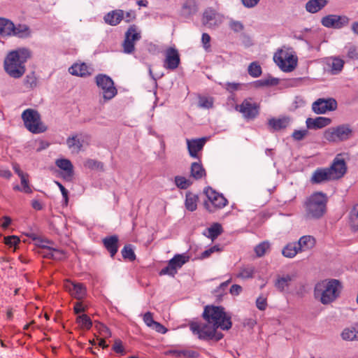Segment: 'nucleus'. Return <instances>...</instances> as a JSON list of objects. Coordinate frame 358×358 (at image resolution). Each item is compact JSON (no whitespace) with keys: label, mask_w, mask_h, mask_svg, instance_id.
Segmentation results:
<instances>
[{"label":"nucleus","mask_w":358,"mask_h":358,"mask_svg":"<svg viewBox=\"0 0 358 358\" xmlns=\"http://www.w3.org/2000/svg\"><path fill=\"white\" fill-rule=\"evenodd\" d=\"M202 316L205 322L189 323L190 330L200 340L218 341L224 335L221 332H217V329L229 330L231 328V315L227 313L222 306H206Z\"/></svg>","instance_id":"1"},{"label":"nucleus","mask_w":358,"mask_h":358,"mask_svg":"<svg viewBox=\"0 0 358 358\" xmlns=\"http://www.w3.org/2000/svg\"><path fill=\"white\" fill-rule=\"evenodd\" d=\"M31 57V52L25 48L10 51L3 62L6 73L11 78H21L26 71L25 63Z\"/></svg>","instance_id":"2"},{"label":"nucleus","mask_w":358,"mask_h":358,"mask_svg":"<svg viewBox=\"0 0 358 358\" xmlns=\"http://www.w3.org/2000/svg\"><path fill=\"white\" fill-rule=\"evenodd\" d=\"M327 195L322 192H315L303 202V216L308 220H317L327 211Z\"/></svg>","instance_id":"3"},{"label":"nucleus","mask_w":358,"mask_h":358,"mask_svg":"<svg viewBox=\"0 0 358 358\" xmlns=\"http://www.w3.org/2000/svg\"><path fill=\"white\" fill-rule=\"evenodd\" d=\"M341 289V284L338 280H322L315 285L314 296L315 299H320L322 304L327 305L340 296Z\"/></svg>","instance_id":"4"},{"label":"nucleus","mask_w":358,"mask_h":358,"mask_svg":"<svg viewBox=\"0 0 358 358\" xmlns=\"http://www.w3.org/2000/svg\"><path fill=\"white\" fill-rule=\"evenodd\" d=\"M25 127L33 134H40L46 131V127L41 121L40 114L34 109H26L22 114Z\"/></svg>","instance_id":"5"},{"label":"nucleus","mask_w":358,"mask_h":358,"mask_svg":"<svg viewBox=\"0 0 358 358\" xmlns=\"http://www.w3.org/2000/svg\"><path fill=\"white\" fill-rule=\"evenodd\" d=\"M141 30L138 26L132 24L129 26L124 33V38L122 46L123 52L126 54H131L135 50V44L141 39Z\"/></svg>","instance_id":"6"},{"label":"nucleus","mask_w":358,"mask_h":358,"mask_svg":"<svg viewBox=\"0 0 358 358\" xmlns=\"http://www.w3.org/2000/svg\"><path fill=\"white\" fill-rule=\"evenodd\" d=\"M352 130L348 124H341L327 129L324 133V138L329 142L336 143L349 139Z\"/></svg>","instance_id":"7"},{"label":"nucleus","mask_w":358,"mask_h":358,"mask_svg":"<svg viewBox=\"0 0 358 358\" xmlns=\"http://www.w3.org/2000/svg\"><path fill=\"white\" fill-rule=\"evenodd\" d=\"M274 61L285 72L292 71L297 65V57L288 50H279L274 55Z\"/></svg>","instance_id":"8"},{"label":"nucleus","mask_w":358,"mask_h":358,"mask_svg":"<svg viewBox=\"0 0 358 358\" xmlns=\"http://www.w3.org/2000/svg\"><path fill=\"white\" fill-rule=\"evenodd\" d=\"M98 87L101 90L103 98L105 101L112 99L117 93L114 86L113 80L108 76L99 74L95 78Z\"/></svg>","instance_id":"9"},{"label":"nucleus","mask_w":358,"mask_h":358,"mask_svg":"<svg viewBox=\"0 0 358 358\" xmlns=\"http://www.w3.org/2000/svg\"><path fill=\"white\" fill-rule=\"evenodd\" d=\"M204 193L208 201L204 203L206 208L209 212H213L215 209L222 208L227 204V200L222 194L215 192L213 188L208 187L205 189Z\"/></svg>","instance_id":"10"},{"label":"nucleus","mask_w":358,"mask_h":358,"mask_svg":"<svg viewBox=\"0 0 358 358\" xmlns=\"http://www.w3.org/2000/svg\"><path fill=\"white\" fill-rule=\"evenodd\" d=\"M259 105L252 98H248L244 99L241 104L236 105L235 109L242 114L244 119L250 120L259 115Z\"/></svg>","instance_id":"11"},{"label":"nucleus","mask_w":358,"mask_h":358,"mask_svg":"<svg viewBox=\"0 0 358 358\" xmlns=\"http://www.w3.org/2000/svg\"><path fill=\"white\" fill-rule=\"evenodd\" d=\"M189 259V256L185 254H178L169 261L167 266L162 268L159 272L160 275H169L174 276L178 269L180 268Z\"/></svg>","instance_id":"12"},{"label":"nucleus","mask_w":358,"mask_h":358,"mask_svg":"<svg viewBox=\"0 0 358 358\" xmlns=\"http://www.w3.org/2000/svg\"><path fill=\"white\" fill-rule=\"evenodd\" d=\"M223 21V16L212 8H206L202 16V23L210 29L220 26Z\"/></svg>","instance_id":"13"},{"label":"nucleus","mask_w":358,"mask_h":358,"mask_svg":"<svg viewBox=\"0 0 358 358\" xmlns=\"http://www.w3.org/2000/svg\"><path fill=\"white\" fill-rule=\"evenodd\" d=\"M337 102L334 99H318L312 104V110L316 114H324L327 111L335 110Z\"/></svg>","instance_id":"14"},{"label":"nucleus","mask_w":358,"mask_h":358,"mask_svg":"<svg viewBox=\"0 0 358 358\" xmlns=\"http://www.w3.org/2000/svg\"><path fill=\"white\" fill-rule=\"evenodd\" d=\"M321 23L325 27L341 29L349 23V18L345 15H329L322 17Z\"/></svg>","instance_id":"15"},{"label":"nucleus","mask_w":358,"mask_h":358,"mask_svg":"<svg viewBox=\"0 0 358 358\" xmlns=\"http://www.w3.org/2000/svg\"><path fill=\"white\" fill-rule=\"evenodd\" d=\"M328 169L330 171L333 180L342 178L347 171L345 162L344 159L341 157V155L335 157L331 166Z\"/></svg>","instance_id":"16"},{"label":"nucleus","mask_w":358,"mask_h":358,"mask_svg":"<svg viewBox=\"0 0 358 358\" xmlns=\"http://www.w3.org/2000/svg\"><path fill=\"white\" fill-rule=\"evenodd\" d=\"M164 67L169 70H175L180 64V59L178 50L174 48H169L165 54Z\"/></svg>","instance_id":"17"},{"label":"nucleus","mask_w":358,"mask_h":358,"mask_svg":"<svg viewBox=\"0 0 358 358\" xmlns=\"http://www.w3.org/2000/svg\"><path fill=\"white\" fill-rule=\"evenodd\" d=\"M334 180L328 168H318L312 174L310 182L313 184H320Z\"/></svg>","instance_id":"18"},{"label":"nucleus","mask_w":358,"mask_h":358,"mask_svg":"<svg viewBox=\"0 0 358 358\" xmlns=\"http://www.w3.org/2000/svg\"><path fill=\"white\" fill-rule=\"evenodd\" d=\"M65 287L71 295L77 299H82L86 295V288L82 283L67 281Z\"/></svg>","instance_id":"19"},{"label":"nucleus","mask_w":358,"mask_h":358,"mask_svg":"<svg viewBox=\"0 0 358 358\" xmlns=\"http://www.w3.org/2000/svg\"><path fill=\"white\" fill-rule=\"evenodd\" d=\"M205 138L187 139V148L189 155L193 158H199L198 152L201 151L205 144Z\"/></svg>","instance_id":"20"},{"label":"nucleus","mask_w":358,"mask_h":358,"mask_svg":"<svg viewBox=\"0 0 358 358\" xmlns=\"http://www.w3.org/2000/svg\"><path fill=\"white\" fill-rule=\"evenodd\" d=\"M55 164L65 171L63 178L66 180H70L73 175V166L71 162L67 159H59L56 160Z\"/></svg>","instance_id":"21"},{"label":"nucleus","mask_w":358,"mask_h":358,"mask_svg":"<svg viewBox=\"0 0 358 358\" xmlns=\"http://www.w3.org/2000/svg\"><path fill=\"white\" fill-rule=\"evenodd\" d=\"M69 71L73 76L86 77L92 74V69L85 63H82L74 64L69 68Z\"/></svg>","instance_id":"22"},{"label":"nucleus","mask_w":358,"mask_h":358,"mask_svg":"<svg viewBox=\"0 0 358 358\" xmlns=\"http://www.w3.org/2000/svg\"><path fill=\"white\" fill-rule=\"evenodd\" d=\"M331 122V120L325 117H317L315 118H307L306 123L308 129H321L328 126Z\"/></svg>","instance_id":"23"},{"label":"nucleus","mask_w":358,"mask_h":358,"mask_svg":"<svg viewBox=\"0 0 358 358\" xmlns=\"http://www.w3.org/2000/svg\"><path fill=\"white\" fill-rule=\"evenodd\" d=\"M124 10L117 9L108 13L104 16V20L107 24L111 26H115L124 19Z\"/></svg>","instance_id":"24"},{"label":"nucleus","mask_w":358,"mask_h":358,"mask_svg":"<svg viewBox=\"0 0 358 358\" xmlns=\"http://www.w3.org/2000/svg\"><path fill=\"white\" fill-rule=\"evenodd\" d=\"M198 11V5L195 0L185 1L181 8V15L185 17H189Z\"/></svg>","instance_id":"25"},{"label":"nucleus","mask_w":358,"mask_h":358,"mask_svg":"<svg viewBox=\"0 0 358 358\" xmlns=\"http://www.w3.org/2000/svg\"><path fill=\"white\" fill-rule=\"evenodd\" d=\"M31 36V30L28 25L25 24H14V27L12 28L10 36H15L17 38H25Z\"/></svg>","instance_id":"26"},{"label":"nucleus","mask_w":358,"mask_h":358,"mask_svg":"<svg viewBox=\"0 0 358 358\" xmlns=\"http://www.w3.org/2000/svg\"><path fill=\"white\" fill-rule=\"evenodd\" d=\"M103 243L110 256L113 257L118 250V237L117 236L106 237L103 239Z\"/></svg>","instance_id":"27"},{"label":"nucleus","mask_w":358,"mask_h":358,"mask_svg":"<svg viewBox=\"0 0 358 358\" xmlns=\"http://www.w3.org/2000/svg\"><path fill=\"white\" fill-rule=\"evenodd\" d=\"M296 243L298 245V250H299L300 252H303L310 250L315 246V239L312 236H303L299 238Z\"/></svg>","instance_id":"28"},{"label":"nucleus","mask_w":358,"mask_h":358,"mask_svg":"<svg viewBox=\"0 0 358 358\" xmlns=\"http://www.w3.org/2000/svg\"><path fill=\"white\" fill-rule=\"evenodd\" d=\"M66 145L72 153L78 154L82 150L83 141L77 134H75L66 139Z\"/></svg>","instance_id":"29"},{"label":"nucleus","mask_w":358,"mask_h":358,"mask_svg":"<svg viewBox=\"0 0 358 358\" xmlns=\"http://www.w3.org/2000/svg\"><path fill=\"white\" fill-rule=\"evenodd\" d=\"M290 122V118L282 117L280 118H271L268 120V125L274 130L285 129Z\"/></svg>","instance_id":"30"},{"label":"nucleus","mask_w":358,"mask_h":358,"mask_svg":"<svg viewBox=\"0 0 358 358\" xmlns=\"http://www.w3.org/2000/svg\"><path fill=\"white\" fill-rule=\"evenodd\" d=\"M14 27V23L5 17H0V36L3 37H10L12 28Z\"/></svg>","instance_id":"31"},{"label":"nucleus","mask_w":358,"mask_h":358,"mask_svg":"<svg viewBox=\"0 0 358 358\" xmlns=\"http://www.w3.org/2000/svg\"><path fill=\"white\" fill-rule=\"evenodd\" d=\"M341 336L345 341L358 340V329L356 323L353 326L345 328Z\"/></svg>","instance_id":"32"},{"label":"nucleus","mask_w":358,"mask_h":358,"mask_svg":"<svg viewBox=\"0 0 358 358\" xmlns=\"http://www.w3.org/2000/svg\"><path fill=\"white\" fill-rule=\"evenodd\" d=\"M327 64L330 68L331 73L336 75L342 71L344 61L338 57H333L329 60Z\"/></svg>","instance_id":"33"},{"label":"nucleus","mask_w":358,"mask_h":358,"mask_svg":"<svg viewBox=\"0 0 358 358\" xmlns=\"http://www.w3.org/2000/svg\"><path fill=\"white\" fill-rule=\"evenodd\" d=\"M327 4L326 0H310L306 4L307 11L315 13L320 10Z\"/></svg>","instance_id":"34"},{"label":"nucleus","mask_w":358,"mask_h":358,"mask_svg":"<svg viewBox=\"0 0 358 358\" xmlns=\"http://www.w3.org/2000/svg\"><path fill=\"white\" fill-rule=\"evenodd\" d=\"M299 252H300V250H298V245L296 242L287 244L282 250V255L287 258H293Z\"/></svg>","instance_id":"35"},{"label":"nucleus","mask_w":358,"mask_h":358,"mask_svg":"<svg viewBox=\"0 0 358 358\" xmlns=\"http://www.w3.org/2000/svg\"><path fill=\"white\" fill-rule=\"evenodd\" d=\"M206 176V171L199 162H193L191 165V176L199 180Z\"/></svg>","instance_id":"36"},{"label":"nucleus","mask_w":358,"mask_h":358,"mask_svg":"<svg viewBox=\"0 0 358 358\" xmlns=\"http://www.w3.org/2000/svg\"><path fill=\"white\" fill-rule=\"evenodd\" d=\"M349 224L353 231H358V203L355 205L350 212Z\"/></svg>","instance_id":"37"},{"label":"nucleus","mask_w":358,"mask_h":358,"mask_svg":"<svg viewBox=\"0 0 358 358\" xmlns=\"http://www.w3.org/2000/svg\"><path fill=\"white\" fill-rule=\"evenodd\" d=\"M222 232V228L221 224L219 223H214L207 229V233H204V235L213 241L220 235Z\"/></svg>","instance_id":"38"},{"label":"nucleus","mask_w":358,"mask_h":358,"mask_svg":"<svg viewBox=\"0 0 358 358\" xmlns=\"http://www.w3.org/2000/svg\"><path fill=\"white\" fill-rule=\"evenodd\" d=\"M198 196L188 192L186 194L185 207L189 211H194L197 208Z\"/></svg>","instance_id":"39"},{"label":"nucleus","mask_w":358,"mask_h":358,"mask_svg":"<svg viewBox=\"0 0 358 358\" xmlns=\"http://www.w3.org/2000/svg\"><path fill=\"white\" fill-rule=\"evenodd\" d=\"M292 280V277L289 275H287L283 277L278 278L275 282V287L280 292L284 291V289L287 287L289 285V282Z\"/></svg>","instance_id":"40"},{"label":"nucleus","mask_w":358,"mask_h":358,"mask_svg":"<svg viewBox=\"0 0 358 358\" xmlns=\"http://www.w3.org/2000/svg\"><path fill=\"white\" fill-rule=\"evenodd\" d=\"M76 322L82 329H90L92 326L91 319L85 314L78 316Z\"/></svg>","instance_id":"41"},{"label":"nucleus","mask_w":358,"mask_h":358,"mask_svg":"<svg viewBox=\"0 0 358 358\" xmlns=\"http://www.w3.org/2000/svg\"><path fill=\"white\" fill-rule=\"evenodd\" d=\"M37 78L34 72L27 74L24 80V85L26 87L34 89L37 86Z\"/></svg>","instance_id":"42"},{"label":"nucleus","mask_w":358,"mask_h":358,"mask_svg":"<svg viewBox=\"0 0 358 358\" xmlns=\"http://www.w3.org/2000/svg\"><path fill=\"white\" fill-rule=\"evenodd\" d=\"M248 71L250 76L253 78H258L262 74V68L257 62H252L248 69Z\"/></svg>","instance_id":"43"},{"label":"nucleus","mask_w":358,"mask_h":358,"mask_svg":"<svg viewBox=\"0 0 358 358\" xmlns=\"http://www.w3.org/2000/svg\"><path fill=\"white\" fill-rule=\"evenodd\" d=\"M174 180L176 185L182 189H186L192 185L190 180L183 176H176Z\"/></svg>","instance_id":"44"},{"label":"nucleus","mask_w":358,"mask_h":358,"mask_svg":"<svg viewBox=\"0 0 358 358\" xmlns=\"http://www.w3.org/2000/svg\"><path fill=\"white\" fill-rule=\"evenodd\" d=\"M270 248V243L268 241H263L258 244L255 248V252L257 257H261L264 256L266 252L269 250Z\"/></svg>","instance_id":"45"},{"label":"nucleus","mask_w":358,"mask_h":358,"mask_svg":"<svg viewBox=\"0 0 358 358\" xmlns=\"http://www.w3.org/2000/svg\"><path fill=\"white\" fill-rule=\"evenodd\" d=\"M255 268L252 266H248L241 268L237 276L244 279L251 278L253 276Z\"/></svg>","instance_id":"46"},{"label":"nucleus","mask_w":358,"mask_h":358,"mask_svg":"<svg viewBox=\"0 0 358 358\" xmlns=\"http://www.w3.org/2000/svg\"><path fill=\"white\" fill-rule=\"evenodd\" d=\"M347 56L351 59H358V45L350 44L345 46Z\"/></svg>","instance_id":"47"},{"label":"nucleus","mask_w":358,"mask_h":358,"mask_svg":"<svg viewBox=\"0 0 358 358\" xmlns=\"http://www.w3.org/2000/svg\"><path fill=\"white\" fill-rule=\"evenodd\" d=\"M122 255L124 259L134 261L136 259V255L131 245H127L122 250Z\"/></svg>","instance_id":"48"},{"label":"nucleus","mask_w":358,"mask_h":358,"mask_svg":"<svg viewBox=\"0 0 358 358\" xmlns=\"http://www.w3.org/2000/svg\"><path fill=\"white\" fill-rule=\"evenodd\" d=\"M255 83L258 87L271 86L277 85L278 83V80L274 78H268L259 80L256 81Z\"/></svg>","instance_id":"49"},{"label":"nucleus","mask_w":358,"mask_h":358,"mask_svg":"<svg viewBox=\"0 0 358 358\" xmlns=\"http://www.w3.org/2000/svg\"><path fill=\"white\" fill-rule=\"evenodd\" d=\"M199 106L203 108H210L213 106V99L210 97H200L199 99Z\"/></svg>","instance_id":"50"},{"label":"nucleus","mask_w":358,"mask_h":358,"mask_svg":"<svg viewBox=\"0 0 358 358\" xmlns=\"http://www.w3.org/2000/svg\"><path fill=\"white\" fill-rule=\"evenodd\" d=\"M20 178L21 180V184L22 185V191L24 192L25 193H31V189L30 188L28 182V175L25 174L24 176H22Z\"/></svg>","instance_id":"51"},{"label":"nucleus","mask_w":358,"mask_h":358,"mask_svg":"<svg viewBox=\"0 0 358 358\" xmlns=\"http://www.w3.org/2000/svg\"><path fill=\"white\" fill-rule=\"evenodd\" d=\"M308 133L307 129L295 130L292 133V138L296 141L302 140Z\"/></svg>","instance_id":"52"},{"label":"nucleus","mask_w":358,"mask_h":358,"mask_svg":"<svg viewBox=\"0 0 358 358\" xmlns=\"http://www.w3.org/2000/svg\"><path fill=\"white\" fill-rule=\"evenodd\" d=\"M143 320L145 324L150 328H151L153 326V324L156 322L153 320V315L150 312L145 313L143 315Z\"/></svg>","instance_id":"53"},{"label":"nucleus","mask_w":358,"mask_h":358,"mask_svg":"<svg viewBox=\"0 0 358 358\" xmlns=\"http://www.w3.org/2000/svg\"><path fill=\"white\" fill-rule=\"evenodd\" d=\"M85 166L87 169H99L100 166H102V164L94 160V159H87L85 162Z\"/></svg>","instance_id":"54"},{"label":"nucleus","mask_w":358,"mask_h":358,"mask_svg":"<svg viewBox=\"0 0 358 358\" xmlns=\"http://www.w3.org/2000/svg\"><path fill=\"white\" fill-rule=\"evenodd\" d=\"M19 242V238L15 236H10L4 238L5 244L10 247L15 246Z\"/></svg>","instance_id":"55"},{"label":"nucleus","mask_w":358,"mask_h":358,"mask_svg":"<svg viewBox=\"0 0 358 358\" xmlns=\"http://www.w3.org/2000/svg\"><path fill=\"white\" fill-rule=\"evenodd\" d=\"M201 42H202L203 48L206 51H208L210 48V35L207 33H203L202 34V37H201Z\"/></svg>","instance_id":"56"},{"label":"nucleus","mask_w":358,"mask_h":358,"mask_svg":"<svg viewBox=\"0 0 358 358\" xmlns=\"http://www.w3.org/2000/svg\"><path fill=\"white\" fill-rule=\"evenodd\" d=\"M151 329L162 334H166L168 331V329L164 325L158 322H155Z\"/></svg>","instance_id":"57"},{"label":"nucleus","mask_w":358,"mask_h":358,"mask_svg":"<svg viewBox=\"0 0 358 358\" xmlns=\"http://www.w3.org/2000/svg\"><path fill=\"white\" fill-rule=\"evenodd\" d=\"M240 84L237 83H227L224 85V88L229 92L237 91L240 88Z\"/></svg>","instance_id":"58"},{"label":"nucleus","mask_w":358,"mask_h":358,"mask_svg":"<svg viewBox=\"0 0 358 358\" xmlns=\"http://www.w3.org/2000/svg\"><path fill=\"white\" fill-rule=\"evenodd\" d=\"M256 306L260 310H264L267 306L266 299L262 297L257 298L256 301Z\"/></svg>","instance_id":"59"},{"label":"nucleus","mask_w":358,"mask_h":358,"mask_svg":"<svg viewBox=\"0 0 358 358\" xmlns=\"http://www.w3.org/2000/svg\"><path fill=\"white\" fill-rule=\"evenodd\" d=\"M136 17V15L134 10H130L125 13L124 21L127 23L134 20Z\"/></svg>","instance_id":"60"},{"label":"nucleus","mask_w":358,"mask_h":358,"mask_svg":"<svg viewBox=\"0 0 358 358\" xmlns=\"http://www.w3.org/2000/svg\"><path fill=\"white\" fill-rule=\"evenodd\" d=\"M113 350L117 353L123 352L124 349L121 341L117 340L115 341V343L113 346Z\"/></svg>","instance_id":"61"},{"label":"nucleus","mask_w":358,"mask_h":358,"mask_svg":"<svg viewBox=\"0 0 358 358\" xmlns=\"http://www.w3.org/2000/svg\"><path fill=\"white\" fill-rule=\"evenodd\" d=\"M244 6L247 8L255 7L260 0H241Z\"/></svg>","instance_id":"62"},{"label":"nucleus","mask_w":358,"mask_h":358,"mask_svg":"<svg viewBox=\"0 0 358 358\" xmlns=\"http://www.w3.org/2000/svg\"><path fill=\"white\" fill-rule=\"evenodd\" d=\"M55 183L59 187V189L61 190L62 194L63 197L65 199L66 203L68 201V191L67 189L59 182L57 181H55Z\"/></svg>","instance_id":"63"},{"label":"nucleus","mask_w":358,"mask_h":358,"mask_svg":"<svg viewBox=\"0 0 358 358\" xmlns=\"http://www.w3.org/2000/svg\"><path fill=\"white\" fill-rule=\"evenodd\" d=\"M53 259L60 260L64 257V253L58 249H53V255L51 256Z\"/></svg>","instance_id":"64"}]
</instances>
